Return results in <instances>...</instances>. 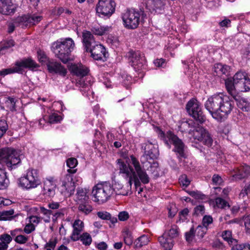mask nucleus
Masks as SVG:
<instances>
[{"mask_svg": "<svg viewBox=\"0 0 250 250\" xmlns=\"http://www.w3.org/2000/svg\"><path fill=\"white\" fill-rule=\"evenodd\" d=\"M131 163L133 166V168L129 165H127L121 159L117 160L119 169V174H121L127 183L123 185L119 181H115L112 186L113 195L114 194L128 195L132 193V185L133 182L137 188L140 185V182L137 177L144 184L149 182V178L146 172L142 168L138 160L133 156H130Z\"/></svg>", "mask_w": 250, "mask_h": 250, "instance_id": "nucleus-1", "label": "nucleus"}, {"mask_svg": "<svg viewBox=\"0 0 250 250\" xmlns=\"http://www.w3.org/2000/svg\"><path fill=\"white\" fill-rule=\"evenodd\" d=\"M206 109L218 121L224 120L231 112L234 102L229 96L219 93L210 96L205 104Z\"/></svg>", "mask_w": 250, "mask_h": 250, "instance_id": "nucleus-2", "label": "nucleus"}, {"mask_svg": "<svg viewBox=\"0 0 250 250\" xmlns=\"http://www.w3.org/2000/svg\"><path fill=\"white\" fill-rule=\"evenodd\" d=\"M20 163L19 154L14 149L5 147L0 149V190L5 189L8 185V179L4 165L12 169Z\"/></svg>", "mask_w": 250, "mask_h": 250, "instance_id": "nucleus-3", "label": "nucleus"}, {"mask_svg": "<svg viewBox=\"0 0 250 250\" xmlns=\"http://www.w3.org/2000/svg\"><path fill=\"white\" fill-rule=\"evenodd\" d=\"M228 92L235 98L238 92H247L250 90V79L245 72L238 71L231 79L225 81Z\"/></svg>", "mask_w": 250, "mask_h": 250, "instance_id": "nucleus-4", "label": "nucleus"}, {"mask_svg": "<svg viewBox=\"0 0 250 250\" xmlns=\"http://www.w3.org/2000/svg\"><path fill=\"white\" fill-rule=\"evenodd\" d=\"M75 47L74 41L70 38L61 39L54 42L51 50L55 56L63 63H67L70 59V54Z\"/></svg>", "mask_w": 250, "mask_h": 250, "instance_id": "nucleus-5", "label": "nucleus"}, {"mask_svg": "<svg viewBox=\"0 0 250 250\" xmlns=\"http://www.w3.org/2000/svg\"><path fill=\"white\" fill-rule=\"evenodd\" d=\"M112 186L109 182H104L95 185L92 190L94 201L103 203L108 200L113 195Z\"/></svg>", "mask_w": 250, "mask_h": 250, "instance_id": "nucleus-6", "label": "nucleus"}, {"mask_svg": "<svg viewBox=\"0 0 250 250\" xmlns=\"http://www.w3.org/2000/svg\"><path fill=\"white\" fill-rule=\"evenodd\" d=\"M41 183L37 169L29 168L26 174L19 179V185L23 188L30 189L38 187Z\"/></svg>", "mask_w": 250, "mask_h": 250, "instance_id": "nucleus-7", "label": "nucleus"}, {"mask_svg": "<svg viewBox=\"0 0 250 250\" xmlns=\"http://www.w3.org/2000/svg\"><path fill=\"white\" fill-rule=\"evenodd\" d=\"M159 131L160 137L165 141L166 144L168 145L169 141L174 145L173 150L178 155V157L185 158V145L182 141L170 131H167L166 135L161 130L159 129Z\"/></svg>", "mask_w": 250, "mask_h": 250, "instance_id": "nucleus-8", "label": "nucleus"}, {"mask_svg": "<svg viewBox=\"0 0 250 250\" xmlns=\"http://www.w3.org/2000/svg\"><path fill=\"white\" fill-rule=\"evenodd\" d=\"M141 15L133 9L127 10L122 14L123 25L128 29H135L139 24Z\"/></svg>", "mask_w": 250, "mask_h": 250, "instance_id": "nucleus-9", "label": "nucleus"}, {"mask_svg": "<svg viewBox=\"0 0 250 250\" xmlns=\"http://www.w3.org/2000/svg\"><path fill=\"white\" fill-rule=\"evenodd\" d=\"M37 63L31 59L22 60L16 62L15 65L11 68L4 69L0 71V75L4 76L7 74L14 73H21L23 68H36Z\"/></svg>", "mask_w": 250, "mask_h": 250, "instance_id": "nucleus-10", "label": "nucleus"}, {"mask_svg": "<svg viewBox=\"0 0 250 250\" xmlns=\"http://www.w3.org/2000/svg\"><path fill=\"white\" fill-rule=\"evenodd\" d=\"M186 109L190 115L200 123H203L206 120L199 103L194 99L189 101L186 105Z\"/></svg>", "mask_w": 250, "mask_h": 250, "instance_id": "nucleus-11", "label": "nucleus"}, {"mask_svg": "<svg viewBox=\"0 0 250 250\" xmlns=\"http://www.w3.org/2000/svg\"><path fill=\"white\" fill-rule=\"evenodd\" d=\"M116 3L113 0H99L96 12L99 16L110 17L115 12Z\"/></svg>", "mask_w": 250, "mask_h": 250, "instance_id": "nucleus-12", "label": "nucleus"}, {"mask_svg": "<svg viewBox=\"0 0 250 250\" xmlns=\"http://www.w3.org/2000/svg\"><path fill=\"white\" fill-rule=\"evenodd\" d=\"M77 169H67L66 174L62 180L61 190L62 193L71 195L73 194L75 190L74 182L72 178V174L76 172Z\"/></svg>", "mask_w": 250, "mask_h": 250, "instance_id": "nucleus-13", "label": "nucleus"}, {"mask_svg": "<svg viewBox=\"0 0 250 250\" xmlns=\"http://www.w3.org/2000/svg\"><path fill=\"white\" fill-rule=\"evenodd\" d=\"M191 134L194 140L203 143L208 146L211 145L212 139L208 131L201 126H198L192 131Z\"/></svg>", "mask_w": 250, "mask_h": 250, "instance_id": "nucleus-14", "label": "nucleus"}, {"mask_svg": "<svg viewBox=\"0 0 250 250\" xmlns=\"http://www.w3.org/2000/svg\"><path fill=\"white\" fill-rule=\"evenodd\" d=\"M129 62L136 71L142 69L145 63L144 56L139 51H130L128 54Z\"/></svg>", "mask_w": 250, "mask_h": 250, "instance_id": "nucleus-15", "label": "nucleus"}, {"mask_svg": "<svg viewBox=\"0 0 250 250\" xmlns=\"http://www.w3.org/2000/svg\"><path fill=\"white\" fill-rule=\"evenodd\" d=\"M56 184L54 177L49 176L43 181V194L46 196L52 197L55 194Z\"/></svg>", "mask_w": 250, "mask_h": 250, "instance_id": "nucleus-16", "label": "nucleus"}, {"mask_svg": "<svg viewBox=\"0 0 250 250\" xmlns=\"http://www.w3.org/2000/svg\"><path fill=\"white\" fill-rule=\"evenodd\" d=\"M86 51L90 52L92 57L96 60H101L106 58L105 47L97 42Z\"/></svg>", "mask_w": 250, "mask_h": 250, "instance_id": "nucleus-17", "label": "nucleus"}, {"mask_svg": "<svg viewBox=\"0 0 250 250\" xmlns=\"http://www.w3.org/2000/svg\"><path fill=\"white\" fill-rule=\"evenodd\" d=\"M17 9L12 0H0V13L4 15L13 14Z\"/></svg>", "mask_w": 250, "mask_h": 250, "instance_id": "nucleus-18", "label": "nucleus"}, {"mask_svg": "<svg viewBox=\"0 0 250 250\" xmlns=\"http://www.w3.org/2000/svg\"><path fill=\"white\" fill-rule=\"evenodd\" d=\"M84 227V223L82 220L77 219L74 221L72 224L73 230L70 235L71 240L77 241L80 239V235L83 231Z\"/></svg>", "mask_w": 250, "mask_h": 250, "instance_id": "nucleus-19", "label": "nucleus"}, {"mask_svg": "<svg viewBox=\"0 0 250 250\" xmlns=\"http://www.w3.org/2000/svg\"><path fill=\"white\" fill-rule=\"evenodd\" d=\"M68 68L71 73L78 77H83L86 76L89 72L88 68L81 63H72Z\"/></svg>", "mask_w": 250, "mask_h": 250, "instance_id": "nucleus-20", "label": "nucleus"}, {"mask_svg": "<svg viewBox=\"0 0 250 250\" xmlns=\"http://www.w3.org/2000/svg\"><path fill=\"white\" fill-rule=\"evenodd\" d=\"M48 71L51 73L59 74L65 76L67 73L66 69L59 62L50 61L46 63Z\"/></svg>", "mask_w": 250, "mask_h": 250, "instance_id": "nucleus-21", "label": "nucleus"}, {"mask_svg": "<svg viewBox=\"0 0 250 250\" xmlns=\"http://www.w3.org/2000/svg\"><path fill=\"white\" fill-rule=\"evenodd\" d=\"M83 43L85 50L89 49L90 47L96 43L92 33L87 30H84L82 34Z\"/></svg>", "mask_w": 250, "mask_h": 250, "instance_id": "nucleus-22", "label": "nucleus"}, {"mask_svg": "<svg viewBox=\"0 0 250 250\" xmlns=\"http://www.w3.org/2000/svg\"><path fill=\"white\" fill-rule=\"evenodd\" d=\"M250 176V166L247 165L242 166L239 169L238 173L233 175L235 180H241Z\"/></svg>", "mask_w": 250, "mask_h": 250, "instance_id": "nucleus-23", "label": "nucleus"}, {"mask_svg": "<svg viewBox=\"0 0 250 250\" xmlns=\"http://www.w3.org/2000/svg\"><path fill=\"white\" fill-rule=\"evenodd\" d=\"M158 241L164 250H171L173 247V239L164 234L159 237Z\"/></svg>", "mask_w": 250, "mask_h": 250, "instance_id": "nucleus-24", "label": "nucleus"}, {"mask_svg": "<svg viewBox=\"0 0 250 250\" xmlns=\"http://www.w3.org/2000/svg\"><path fill=\"white\" fill-rule=\"evenodd\" d=\"M144 145L145 146H143L142 147H144L145 153L141 158V162L142 164L144 163V160H147L148 159H154L156 158L157 156L155 153L152 151V148H151V151L147 150V149L149 148L150 146L152 147V143L148 142L147 143H146Z\"/></svg>", "mask_w": 250, "mask_h": 250, "instance_id": "nucleus-25", "label": "nucleus"}, {"mask_svg": "<svg viewBox=\"0 0 250 250\" xmlns=\"http://www.w3.org/2000/svg\"><path fill=\"white\" fill-rule=\"evenodd\" d=\"M87 193L88 191L86 188H78L77 189L75 199L77 204L89 201Z\"/></svg>", "mask_w": 250, "mask_h": 250, "instance_id": "nucleus-26", "label": "nucleus"}, {"mask_svg": "<svg viewBox=\"0 0 250 250\" xmlns=\"http://www.w3.org/2000/svg\"><path fill=\"white\" fill-rule=\"evenodd\" d=\"M78 210L85 215L89 214L93 210V207L90 204V200L77 204Z\"/></svg>", "mask_w": 250, "mask_h": 250, "instance_id": "nucleus-27", "label": "nucleus"}, {"mask_svg": "<svg viewBox=\"0 0 250 250\" xmlns=\"http://www.w3.org/2000/svg\"><path fill=\"white\" fill-rule=\"evenodd\" d=\"M110 30L111 27L109 26L99 25H95L91 29V31L94 34L99 36H102L108 33Z\"/></svg>", "mask_w": 250, "mask_h": 250, "instance_id": "nucleus-28", "label": "nucleus"}, {"mask_svg": "<svg viewBox=\"0 0 250 250\" xmlns=\"http://www.w3.org/2000/svg\"><path fill=\"white\" fill-rule=\"evenodd\" d=\"M163 234L172 239L176 238L179 235L178 227L175 225H172L170 229L168 230L165 231Z\"/></svg>", "mask_w": 250, "mask_h": 250, "instance_id": "nucleus-29", "label": "nucleus"}, {"mask_svg": "<svg viewBox=\"0 0 250 250\" xmlns=\"http://www.w3.org/2000/svg\"><path fill=\"white\" fill-rule=\"evenodd\" d=\"M147 170L150 172L154 178H157L160 176L161 169L157 162H153L151 164Z\"/></svg>", "mask_w": 250, "mask_h": 250, "instance_id": "nucleus-30", "label": "nucleus"}, {"mask_svg": "<svg viewBox=\"0 0 250 250\" xmlns=\"http://www.w3.org/2000/svg\"><path fill=\"white\" fill-rule=\"evenodd\" d=\"M97 215L99 218L104 220H110L112 224H114L117 222V219L115 217H112L111 215L106 211H98Z\"/></svg>", "mask_w": 250, "mask_h": 250, "instance_id": "nucleus-31", "label": "nucleus"}, {"mask_svg": "<svg viewBox=\"0 0 250 250\" xmlns=\"http://www.w3.org/2000/svg\"><path fill=\"white\" fill-rule=\"evenodd\" d=\"M123 236L124 237L125 243L130 246L132 244L133 241V237L132 235L131 231L128 229H125L123 231Z\"/></svg>", "mask_w": 250, "mask_h": 250, "instance_id": "nucleus-32", "label": "nucleus"}, {"mask_svg": "<svg viewBox=\"0 0 250 250\" xmlns=\"http://www.w3.org/2000/svg\"><path fill=\"white\" fill-rule=\"evenodd\" d=\"M14 210L13 209L0 211V220H10L14 217Z\"/></svg>", "mask_w": 250, "mask_h": 250, "instance_id": "nucleus-33", "label": "nucleus"}, {"mask_svg": "<svg viewBox=\"0 0 250 250\" xmlns=\"http://www.w3.org/2000/svg\"><path fill=\"white\" fill-rule=\"evenodd\" d=\"M149 240L147 235H143L137 238L134 242V245L136 248H141L143 246L147 245Z\"/></svg>", "mask_w": 250, "mask_h": 250, "instance_id": "nucleus-34", "label": "nucleus"}, {"mask_svg": "<svg viewBox=\"0 0 250 250\" xmlns=\"http://www.w3.org/2000/svg\"><path fill=\"white\" fill-rule=\"evenodd\" d=\"M15 21L17 25L21 26L22 28L29 26L27 15L19 17Z\"/></svg>", "mask_w": 250, "mask_h": 250, "instance_id": "nucleus-35", "label": "nucleus"}, {"mask_svg": "<svg viewBox=\"0 0 250 250\" xmlns=\"http://www.w3.org/2000/svg\"><path fill=\"white\" fill-rule=\"evenodd\" d=\"M223 239L228 242L229 245L235 244L237 242L235 239L232 238L231 231L230 230H225L222 233Z\"/></svg>", "mask_w": 250, "mask_h": 250, "instance_id": "nucleus-36", "label": "nucleus"}, {"mask_svg": "<svg viewBox=\"0 0 250 250\" xmlns=\"http://www.w3.org/2000/svg\"><path fill=\"white\" fill-rule=\"evenodd\" d=\"M238 107L243 111H250V102L245 99H241L237 103Z\"/></svg>", "mask_w": 250, "mask_h": 250, "instance_id": "nucleus-37", "label": "nucleus"}, {"mask_svg": "<svg viewBox=\"0 0 250 250\" xmlns=\"http://www.w3.org/2000/svg\"><path fill=\"white\" fill-rule=\"evenodd\" d=\"M194 126V122L192 120H187L183 122L181 125L180 128L185 131H188L189 134H191L190 128Z\"/></svg>", "mask_w": 250, "mask_h": 250, "instance_id": "nucleus-38", "label": "nucleus"}, {"mask_svg": "<svg viewBox=\"0 0 250 250\" xmlns=\"http://www.w3.org/2000/svg\"><path fill=\"white\" fill-rule=\"evenodd\" d=\"M29 26L38 24L42 20V17L35 14L27 15Z\"/></svg>", "mask_w": 250, "mask_h": 250, "instance_id": "nucleus-39", "label": "nucleus"}, {"mask_svg": "<svg viewBox=\"0 0 250 250\" xmlns=\"http://www.w3.org/2000/svg\"><path fill=\"white\" fill-rule=\"evenodd\" d=\"M40 212L44 215L43 219L45 222L48 223L50 220L51 215L52 214V211L50 209H47L43 207L40 208Z\"/></svg>", "mask_w": 250, "mask_h": 250, "instance_id": "nucleus-40", "label": "nucleus"}, {"mask_svg": "<svg viewBox=\"0 0 250 250\" xmlns=\"http://www.w3.org/2000/svg\"><path fill=\"white\" fill-rule=\"evenodd\" d=\"M208 228L204 227L202 226H198L195 229L196 237L198 239H202L206 233Z\"/></svg>", "mask_w": 250, "mask_h": 250, "instance_id": "nucleus-41", "label": "nucleus"}, {"mask_svg": "<svg viewBox=\"0 0 250 250\" xmlns=\"http://www.w3.org/2000/svg\"><path fill=\"white\" fill-rule=\"evenodd\" d=\"M215 207L219 208H225L229 207V203L221 197H217L215 199Z\"/></svg>", "mask_w": 250, "mask_h": 250, "instance_id": "nucleus-42", "label": "nucleus"}, {"mask_svg": "<svg viewBox=\"0 0 250 250\" xmlns=\"http://www.w3.org/2000/svg\"><path fill=\"white\" fill-rule=\"evenodd\" d=\"M83 243L85 245H89L92 242V238L90 235L87 233H83L80 235V239Z\"/></svg>", "mask_w": 250, "mask_h": 250, "instance_id": "nucleus-43", "label": "nucleus"}, {"mask_svg": "<svg viewBox=\"0 0 250 250\" xmlns=\"http://www.w3.org/2000/svg\"><path fill=\"white\" fill-rule=\"evenodd\" d=\"M15 99L12 97L7 98L5 102V106L11 111H14L15 110Z\"/></svg>", "mask_w": 250, "mask_h": 250, "instance_id": "nucleus-44", "label": "nucleus"}, {"mask_svg": "<svg viewBox=\"0 0 250 250\" xmlns=\"http://www.w3.org/2000/svg\"><path fill=\"white\" fill-rule=\"evenodd\" d=\"M216 72L219 74H227L230 69L229 66L227 65H223L222 64H217L216 67Z\"/></svg>", "mask_w": 250, "mask_h": 250, "instance_id": "nucleus-45", "label": "nucleus"}, {"mask_svg": "<svg viewBox=\"0 0 250 250\" xmlns=\"http://www.w3.org/2000/svg\"><path fill=\"white\" fill-rule=\"evenodd\" d=\"M62 120V117L55 113L50 114L48 117V122L50 124H57L60 123Z\"/></svg>", "mask_w": 250, "mask_h": 250, "instance_id": "nucleus-46", "label": "nucleus"}, {"mask_svg": "<svg viewBox=\"0 0 250 250\" xmlns=\"http://www.w3.org/2000/svg\"><path fill=\"white\" fill-rule=\"evenodd\" d=\"M38 58L40 62L42 64L47 63L48 62H50V60L47 57L43 51L42 50H38L37 52Z\"/></svg>", "mask_w": 250, "mask_h": 250, "instance_id": "nucleus-47", "label": "nucleus"}, {"mask_svg": "<svg viewBox=\"0 0 250 250\" xmlns=\"http://www.w3.org/2000/svg\"><path fill=\"white\" fill-rule=\"evenodd\" d=\"M195 237H196L195 229L193 227L190 229L189 231L185 233L186 240L188 242H191Z\"/></svg>", "mask_w": 250, "mask_h": 250, "instance_id": "nucleus-48", "label": "nucleus"}, {"mask_svg": "<svg viewBox=\"0 0 250 250\" xmlns=\"http://www.w3.org/2000/svg\"><path fill=\"white\" fill-rule=\"evenodd\" d=\"M15 241L20 244H25L28 240V237L20 234L18 235L15 238Z\"/></svg>", "mask_w": 250, "mask_h": 250, "instance_id": "nucleus-49", "label": "nucleus"}, {"mask_svg": "<svg viewBox=\"0 0 250 250\" xmlns=\"http://www.w3.org/2000/svg\"><path fill=\"white\" fill-rule=\"evenodd\" d=\"M179 180L180 185L186 188L187 187L190 183V180H189V179L188 178L186 175H181L180 177Z\"/></svg>", "mask_w": 250, "mask_h": 250, "instance_id": "nucleus-50", "label": "nucleus"}, {"mask_svg": "<svg viewBox=\"0 0 250 250\" xmlns=\"http://www.w3.org/2000/svg\"><path fill=\"white\" fill-rule=\"evenodd\" d=\"M8 129V125L5 120H0V138L6 132Z\"/></svg>", "mask_w": 250, "mask_h": 250, "instance_id": "nucleus-51", "label": "nucleus"}, {"mask_svg": "<svg viewBox=\"0 0 250 250\" xmlns=\"http://www.w3.org/2000/svg\"><path fill=\"white\" fill-rule=\"evenodd\" d=\"M77 160L74 158H70L66 161V165L71 169H74L73 168L77 166Z\"/></svg>", "mask_w": 250, "mask_h": 250, "instance_id": "nucleus-52", "label": "nucleus"}, {"mask_svg": "<svg viewBox=\"0 0 250 250\" xmlns=\"http://www.w3.org/2000/svg\"><path fill=\"white\" fill-rule=\"evenodd\" d=\"M213 219L210 215H205L202 219L203 227L208 228V226L212 223Z\"/></svg>", "mask_w": 250, "mask_h": 250, "instance_id": "nucleus-53", "label": "nucleus"}, {"mask_svg": "<svg viewBox=\"0 0 250 250\" xmlns=\"http://www.w3.org/2000/svg\"><path fill=\"white\" fill-rule=\"evenodd\" d=\"M14 42L12 40H10L6 42L3 45L0 49V53H3V51L13 46H14Z\"/></svg>", "mask_w": 250, "mask_h": 250, "instance_id": "nucleus-54", "label": "nucleus"}, {"mask_svg": "<svg viewBox=\"0 0 250 250\" xmlns=\"http://www.w3.org/2000/svg\"><path fill=\"white\" fill-rule=\"evenodd\" d=\"M205 212L204 206L199 205L194 208V215L196 216L203 215Z\"/></svg>", "mask_w": 250, "mask_h": 250, "instance_id": "nucleus-55", "label": "nucleus"}, {"mask_svg": "<svg viewBox=\"0 0 250 250\" xmlns=\"http://www.w3.org/2000/svg\"><path fill=\"white\" fill-rule=\"evenodd\" d=\"M64 211L65 209H62L59 211H57L54 214H52V221L55 222L57 220L58 218L63 217L64 216Z\"/></svg>", "mask_w": 250, "mask_h": 250, "instance_id": "nucleus-56", "label": "nucleus"}, {"mask_svg": "<svg viewBox=\"0 0 250 250\" xmlns=\"http://www.w3.org/2000/svg\"><path fill=\"white\" fill-rule=\"evenodd\" d=\"M212 181L213 184L216 186L221 185L223 183L222 178L218 174H214L213 175Z\"/></svg>", "mask_w": 250, "mask_h": 250, "instance_id": "nucleus-57", "label": "nucleus"}, {"mask_svg": "<svg viewBox=\"0 0 250 250\" xmlns=\"http://www.w3.org/2000/svg\"><path fill=\"white\" fill-rule=\"evenodd\" d=\"M0 240L2 242L8 245L11 242L12 239L10 235L8 234H3L0 236Z\"/></svg>", "mask_w": 250, "mask_h": 250, "instance_id": "nucleus-58", "label": "nucleus"}, {"mask_svg": "<svg viewBox=\"0 0 250 250\" xmlns=\"http://www.w3.org/2000/svg\"><path fill=\"white\" fill-rule=\"evenodd\" d=\"M244 222L246 233L250 234V215L245 217Z\"/></svg>", "mask_w": 250, "mask_h": 250, "instance_id": "nucleus-59", "label": "nucleus"}, {"mask_svg": "<svg viewBox=\"0 0 250 250\" xmlns=\"http://www.w3.org/2000/svg\"><path fill=\"white\" fill-rule=\"evenodd\" d=\"M35 229V227L34 225L31 224V223H28L27 224L24 229L23 231L26 234H29L31 233L32 231H33Z\"/></svg>", "mask_w": 250, "mask_h": 250, "instance_id": "nucleus-60", "label": "nucleus"}, {"mask_svg": "<svg viewBox=\"0 0 250 250\" xmlns=\"http://www.w3.org/2000/svg\"><path fill=\"white\" fill-rule=\"evenodd\" d=\"M192 197L197 199H204L205 195L198 191H191L189 193Z\"/></svg>", "mask_w": 250, "mask_h": 250, "instance_id": "nucleus-61", "label": "nucleus"}, {"mask_svg": "<svg viewBox=\"0 0 250 250\" xmlns=\"http://www.w3.org/2000/svg\"><path fill=\"white\" fill-rule=\"evenodd\" d=\"M249 193H250V190L248 188L247 185H246L241 190L240 193H239V198H243L246 196H247Z\"/></svg>", "mask_w": 250, "mask_h": 250, "instance_id": "nucleus-62", "label": "nucleus"}, {"mask_svg": "<svg viewBox=\"0 0 250 250\" xmlns=\"http://www.w3.org/2000/svg\"><path fill=\"white\" fill-rule=\"evenodd\" d=\"M154 63L156 66L158 67H164L166 64L165 60L163 59H156L154 60Z\"/></svg>", "mask_w": 250, "mask_h": 250, "instance_id": "nucleus-63", "label": "nucleus"}, {"mask_svg": "<svg viewBox=\"0 0 250 250\" xmlns=\"http://www.w3.org/2000/svg\"><path fill=\"white\" fill-rule=\"evenodd\" d=\"M119 219L121 221H125L128 217V213L126 211H122L119 213L118 215Z\"/></svg>", "mask_w": 250, "mask_h": 250, "instance_id": "nucleus-64", "label": "nucleus"}]
</instances>
